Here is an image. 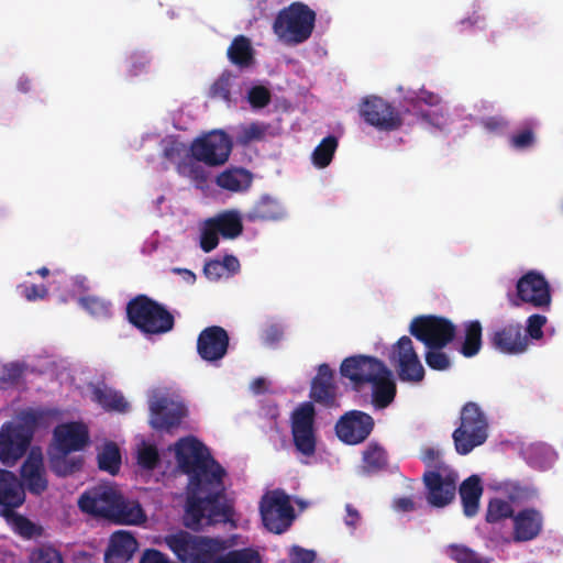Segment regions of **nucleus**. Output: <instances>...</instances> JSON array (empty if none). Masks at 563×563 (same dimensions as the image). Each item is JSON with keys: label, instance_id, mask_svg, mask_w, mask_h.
<instances>
[{"label": "nucleus", "instance_id": "nucleus-63", "mask_svg": "<svg viewBox=\"0 0 563 563\" xmlns=\"http://www.w3.org/2000/svg\"><path fill=\"white\" fill-rule=\"evenodd\" d=\"M203 273L206 277L209 278L210 280H218L224 274L220 261L218 260H212L206 263L203 267Z\"/></svg>", "mask_w": 563, "mask_h": 563}, {"label": "nucleus", "instance_id": "nucleus-43", "mask_svg": "<svg viewBox=\"0 0 563 563\" xmlns=\"http://www.w3.org/2000/svg\"><path fill=\"white\" fill-rule=\"evenodd\" d=\"M445 553L456 563H492V559L479 555L476 551L464 544H449Z\"/></svg>", "mask_w": 563, "mask_h": 563}, {"label": "nucleus", "instance_id": "nucleus-57", "mask_svg": "<svg viewBox=\"0 0 563 563\" xmlns=\"http://www.w3.org/2000/svg\"><path fill=\"white\" fill-rule=\"evenodd\" d=\"M421 461L431 468L442 470L444 466L443 461L441 460V452L438 449L427 446L421 450L420 455Z\"/></svg>", "mask_w": 563, "mask_h": 563}, {"label": "nucleus", "instance_id": "nucleus-28", "mask_svg": "<svg viewBox=\"0 0 563 563\" xmlns=\"http://www.w3.org/2000/svg\"><path fill=\"white\" fill-rule=\"evenodd\" d=\"M463 514L472 518L479 510V500L483 495V486L477 475H471L462 482L459 488Z\"/></svg>", "mask_w": 563, "mask_h": 563}, {"label": "nucleus", "instance_id": "nucleus-40", "mask_svg": "<svg viewBox=\"0 0 563 563\" xmlns=\"http://www.w3.org/2000/svg\"><path fill=\"white\" fill-rule=\"evenodd\" d=\"M97 460L101 471L117 475L121 466V452L118 444L112 441L107 442L98 453Z\"/></svg>", "mask_w": 563, "mask_h": 563}, {"label": "nucleus", "instance_id": "nucleus-49", "mask_svg": "<svg viewBox=\"0 0 563 563\" xmlns=\"http://www.w3.org/2000/svg\"><path fill=\"white\" fill-rule=\"evenodd\" d=\"M424 354L426 364L433 371H448L451 365L450 356L443 351L444 347H427Z\"/></svg>", "mask_w": 563, "mask_h": 563}, {"label": "nucleus", "instance_id": "nucleus-5", "mask_svg": "<svg viewBox=\"0 0 563 563\" xmlns=\"http://www.w3.org/2000/svg\"><path fill=\"white\" fill-rule=\"evenodd\" d=\"M487 438V417L476 402H466L460 412V426L452 433L456 452L466 455L484 444Z\"/></svg>", "mask_w": 563, "mask_h": 563}, {"label": "nucleus", "instance_id": "nucleus-47", "mask_svg": "<svg viewBox=\"0 0 563 563\" xmlns=\"http://www.w3.org/2000/svg\"><path fill=\"white\" fill-rule=\"evenodd\" d=\"M534 123L532 121L525 122L523 125L509 137V144L515 150H527L534 145Z\"/></svg>", "mask_w": 563, "mask_h": 563}, {"label": "nucleus", "instance_id": "nucleus-18", "mask_svg": "<svg viewBox=\"0 0 563 563\" xmlns=\"http://www.w3.org/2000/svg\"><path fill=\"white\" fill-rule=\"evenodd\" d=\"M230 338L220 325L205 328L197 339V353L206 362L221 361L228 353Z\"/></svg>", "mask_w": 563, "mask_h": 563}, {"label": "nucleus", "instance_id": "nucleus-44", "mask_svg": "<svg viewBox=\"0 0 563 563\" xmlns=\"http://www.w3.org/2000/svg\"><path fill=\"white\" fill-rule=\"evenodd\" d=\"M261 555L253 548L230 550L225 553L219 552L214 563H261Z\"/></svg>", "mask_w": 563, "mask_h": 563}, {"label": "nucleus", "instance_id": "nucleus-23", "mask_svg": "<svg viewBox=\"0 0 563 563\" xmlns=\"http://www.w3.org/2000/svg\"><path fill=\"white\" fill-rule=\"evenodd\" d=\"M336 390L333 371L327 363L321 364L311 382L310 398L325 408H332L336 405Z\"/></svg>", "mask_w": 563, "mask_h": 563}, {"label": "nucleus", "instance_id": "nucleus-19", "mask_svg": "<svg viewBox=\"0 0 563 563\" xmlns=\"http://www.w3.org/2000/svg\"><path fill=\"white\" fill-rule=\"evenodd\" d=\"M21 482L24 490L32 495L40 496L48 487L44 459L40 448H32L23 462L21 470Z\"/></svg>", "mask_w": 563, "mask_h": 563}, {"label": "nucleus", "instance_id": "nucleus-8", "mask_svg": "<svg viewBox=\"0 0 563 563\" xmlns=\"http://www.w3.org/2000/svg\"><path fill=\"white\" fill-rule=\"evenodd\" d=\"M508 298L512 307L528 303L534 308L548 309L552 301L551 287L540 272L529 271L517 280L516 294H508Z\"/></svg>", "mask_w": 563, "mask_h": 563}, {"label": "nucleus", "instance_id": "nucleus-46", "mask_svg": "<svg viewBox=\"0 0 563 563\" xmlns=\"http://www.w3.org/2000/svg\"><path fill=\"white\" fill-rule=\"evenodd\" d=\"M515 517L511 504L501 498H493L487 505L485 519L488 523H498L505 519Z\"/></svg>", "mask_w": 563, "mask_h": 563}, {"label": "nucleus", "instance_id": "nucleus-31", "mask_svg": "<svg viewBox=\"0 0 563 563\" xmlns=\"http://www.w3.org/2000/svg\"><path fill=\"white\" fill-rule=\"evenodd\" d=\"M216 184L224 190L239 192L251 186L252 175L244 168H229L217 176Z\"/></svg>", "mask_w": 563, "mask_h": 563}, {"label": "nucleus", "instance_id": "nucleus-56", "mask_svg": "<svg viewBox=\"0 0 563 563\" xmlns=\"http://www.w3.org/2000/svg\"><path fill=\"white\" fill-rule=\"evenodd\" d=\"M267 126L262 123L253 122L243 129L240 142L247 144L252 141H261L265 137Z\"/></svg>", "mask_w": 563, "mask_h": 563}, {"label": "nucleus", "instance_id": "nucleus-24", "mask_svg": "<svg viewBox=\"0 0 563 563\" xmlns=\"http://www.w3.org/2000/svg\"><path fill=\"white\" fill-rule=\"evenodd\" d=\"M25 501V490L21 479L11 471L0 468L1 515L21 507Z\"/></svg>", "mask_w": 563, "mask_h": 563}, {"label": "nucleus", "instance_id": "nucleus-33", "mask_svg": "<svg viewBox=\"0 0 563 563\" xmlns=\"http://www.w3.org/2000/svg\"><path fill=\"white\" fill-rule=\"evenodd\" d=\"M58 416V411L56 409L51 408H29L23 410L19 415V423L21 426L27 427L32 431V438L34 437V431L38 427L47 428Z\"/></svg>", "mask_w": 563, "mask_h": 563}, {"label": "nucleus", "instance_id": "nucleus-35", "mask_svg": "<svg viewBox=\"0 0 563 563\" xmlns=\"http://www.w3.org/2000/svg\"><path fill=\"white\" fill-rule=\"evenodd\" d=\"M464 336L460 352L465 357H473L482 349L483 328L478 320L466 321L464 324Z\"/></svg>", "mask_w": 563, "mask_h": 563}, {"label": "nucleus", "instance_id": "nucleus-26", "mask_svg": "<svg viewBox=\"0 0 563 563\" xmlns=\"http://www.w3.org/2000/svg\"><path fill=\"white\" fill-rule=\"evenodd\" d=\"M139 543L129 532L119 531L111 536L104 553V563H129L136 552Z\"/></svg>", "mask_w": 563, "mask_h": 563}, {"label": "nucleus", "instance_id": "nucleus-42", "mask_svg": "<svg viewBox=\"0 0 563 563\" xmlns=\"http://www.w3.org/2000/svg\"><path fill=\"white\" fill-rule=\"evenodd\" d=\"M363 467L367 473H377L387 466L386 451L376 443H371L363 453Z\"/></svg>", "mask_w": 563, "mask_h": 563}, {"label": "nucleus", "instance_id": "nucleus-52", "mask_svg": "<svg viewBox=\"0 0 563 563\" xmlns=\"http://www.w3.org/2000/svg\"><path fill=\"white\" fill-rule=\"evenodd\" d=\"M220 233L216 230L212 222L207 219L203 222L200 234V247L203 252L209 253L213 251L219 244Z\"/></svg>", "mask_w": 563, "mask_h": 563}, {"label": "nucleus", "instance_id": "nucleus-7", "mask_svg": "<svg viewBox=\"0 0 563 563\" xmlns=\"http://www.w3.org/2000/svg\"><path fill=\"white\" fill-rule=\"evenodd\" d=\"M231 137L221 130H213L195 139L189 147L190 157L209 167L224 165L232 152Z\"/></svg>", "mask_w": 563, "mask_h": 563}, {"label": "nucleus", "instance_id": "nucleus-17", "mask_svg": "<svg viewBox=\"0 0 563 563\" xmlns=\"http://www.w3.org/2000/svg\"><path fill=\"white\" fill-rule=\"evenodd\" d=\"M422 479L427 488V500L431 506L443 508L454 500L459 479L456 472L450 471L443 476L438 471H428Z\"/></svg>", "mask_w": 563, "mask_h": 563}, {"label": "nucleus", "instance_id": "nucleus-13", "mask_svg": "<svg viewBox=\"0 0 563 563\" xmlns=\"http://www.w3.org/2000/svg\"><path fill=\"white\" fill-rule=\"evenodd\" d=\"M32 440V431L27 427L19 422H4L0 428V462L9 467L15 465Z\"/></svg>", "mask_w": 563, "mask_h": 563}, {"label": "nucleus", "instance_id": "nucleus-50", "mask_svg": "<svg viewBox=\"0 0 563 563\" xmlns=\"http://www.w3.org/2000/svg\"><path fill=\"white\" fill-rule=\"evenodd\" d=\"M79 303L85 310H87L93 317H109L111 313V305L98 297H81L79 299Z\"/></svg>", "mask_w": 563, "mask_h": 563}, {"label": "nucleus", "instance_id": "nucleus-37", "mask_svg": "<svg viewBox=\"0 0 563 563\" xmlns=\"http://www.w3.org/2000/svg\"><path fill=\"white\" fill-rule=\"evenodd\" d=\"M68 454L58 452V454H53L48 459L49 470L59 477L73 475L82 467V457H69Z\"/></svg>", "mask_w": 563, "mask_h": 563}, {"label": "nucleus", "instance_id": "nucleus-39", "mask_svg": "<svg viewBox=\"0 0 563 563\" xmlns=\"http://www.w3.org/2000/svg\"><path fill=\"white\" fill-rule=\"evenodd\" d=\"M93 400L107 411L125 412L129 408V404L123 395L111 388H96L93 390Z\"/></svg>", "mask_w": 563, "mask_h": 563}, {"label": "nucleus", "instance_id": "nucleus-54", "mask_svg": "<svg viewBox=\"0 0 563 563\" xmlns=\"http://www.w3.org/2000/svg\"><path fill=\"white\" fill-rule=\"evenodd\" d=\"M247 101L254 109L267 107L272 101L271 91L264 86H254L247 92Z\"/></svg>", "mask_w": 563, "mask_h": 563}, {"label": "nucleus", "instance_id": "nucleus-20", "mask_svg": "<svg viewBox=\"0 0 563 563\" xmlns=\"http://www.w3.org/2000/svg\"><path fill=\"white\" fill-rule=\"evenodd\" d=\"M151 424L155 429H169L178 426L187 415V408L167 397H158L150 402Z\"/></svg>", "mask_w": 563, "mask_h": 563}, {"label": "nucleus", "instance_id": "nucleus-12", "mask_svg": "<svg viewBox=\"0 0 563 563\" xmlns=\"http://www.w3.org/2000/svg\"><path fill=\"white\" fill-rule=\"evenodd\" d=\"M360 114L368 125L378 131H396L404 123L400 112L378 96L365 97L360 104Z\"/></svg>", "mask_w": 563, "mask_h": 563}, {"label": "nucleus", "instance_id": "nucleus-27", "mask_svg": "<svg viewBox=\"0 0 563 563\" xmlns=\"http://www.w3.org/2000/svg\"><path fill=\"white\" fill-rule=\"evenodd\" d=\"M369 384H372V402L375 408L384 409L394 401L397 388L388 367Z\"/></svg>", "mask_w": 563, "mask_h": 563}, {"label": "nucleus", "instance_id": "nucleus-41", "mask_svg": "<svg viewBox=\"0 0 563 563\" xmlns=\"http://www.w3.org/2000/svg\"><path fill=\"white\" fill-rule=\"evenodd\" d=\"M199 163L192 158L184 159L178 163L177 172L180 176L189 178L197 188L203 189L208 186L209 174Z\"/></svg>", "mask_w": 563, "mask_h": 563}, {"label": "nucleus", "instance_id": "nucleus-32", "mask_svg": "<svg viewBox=\"0 0 563 563\" xmlns=\"http://www.w3.org/2000/svg\"><path fill=\"white\" fill-rule=\"evenodd\" d=\"M229 60L240 67L247 68L254 63V49L249 37L238 35L233 38L227 52Z\"/></svg>", "mask_w": 563, "mask_h": 563}, {"label": "nucleus", "instance_id": "nucleus-38", "mask_svg": "<svg viewBox=\"0 0 563 563\" xmlns=\"http://www.w3.org/2000/svg\"><path fill=\"white\" fill-rule=\"evenodd\" d=\"M27 369V364L21 361L3 364L0 371V389L7 390L19 386Z\"/></svg>", "mask_w": 563, "mask_h": 563}, {"label": "nucleus", "instance_id": "nucleus-36", "mask_svg": "<svg viewBox=\"0 0 563 563\" xmlns=\"http://www.w3.org/2000/svg\"><path fill=\"white\" fill-rule=\"evenodd\" d=\"M12 526L13 531L23 539H33L42 537L43 528L31 521L23 515L16 514L14 510L2 515Z\"/></svg>", "mask_w": 563, "mask_h": 563}, {"label": "nucleus", "instance_id": "nucleus-3", "mask_svg": "<svg viewBox=\"0 0 563 563\" xmlns=\"http://www.w3.org/2000/svg\"><path fill=\"white\" fill-rule=\"evenodd\" d=\"M316 12L302 2H292L282 9L273 23V31L287 45L306 42L312 34Z\"/></svg>", "mask_w": 563, "mask_h": 563}, {"label": "nucleus", "instance_id": "nucleus-60", "mask_svg": "<svg viewBox=\"0 0 563 563\" xmlns=\"http://www.w3.org/2000/svg\"><path fill=\"white\" fill-rule=\"evenodd\" d=\"M22 295L27 301L44 299L48 295V289L45 285H30L23 286Z\"/></svg>", "mask_w": 563, "mask_h": 563}, {"label": "nucleus", "instance_id": "nucleus-62", "mask_svg": "<svg viewBox=\"0 0 563 563\" xmlns=\"http://www.w3.org/2000/svg\"><path fill=\"white\" fill-rule=\"evenodd\" d=\"M140 563H172L169 559L156 549H147L141 556Z\"/></svg>", "mask_w": 563, "mask_h": 563}, {"label": "nucleus", "instance_id": "nucleus-9", "mask_svg": "<svg viewBox=\"0 0 563 563\" xmlns=\"http://www.w3.org/2000/svg\"><path fill=\"white\" fill-rule=\"evenodd\" d=\"M265 528L280 534L288 530L295 519V509L289 496L280 489L266 494L260 505Z\"/></svg>", "mask_w": 563, "mask_h": 563}, {"label": "nucleus", "instance_id": "nucleus-51", "mask_svg": "<svg viewBox=\"0 0 563 563\" xmlns=\"http://www.w3.org/2000/svg\"><path fill=\"white\" fill-rule=\"evenodd\" d=\"M137 464L146 471L155 470L159 464V454L155 445L143 444L137 450Z\"/></svg>", "mask_w": 563, "mask_h": 563}, {"label": "nucleus", "instance_id": "nucleus-1", "mask_svg": "<svg viewBox=\"0 0 563 563\" xmlns=\"http://www.w3.org/2000/svg\"><path fill=\"white\" fill-rule=\"evenodd\" d=\"M175 456L179 470L188 476L184 525L199 531L229 521L232 509L221 503L227 471L209 449L194 437L183 438L175 445Z\"/></svg>", "mask_w": 563, "mask_h": 563}, {"label": "nucleus", "instance_id": "nucleus-45", "mask_svg": "<svg viewBox=\"0 0 563 563\" xmlns=\"http://www.w3.org/2000/svg\"><path fill=\"white\" fill-rule=\"evenodd\" d=\"M338 147V139L333 135L324 137L312 153V162L319 168L330 165Z\"/></svg>", "mask_w": 563, "mask_h": 563}, {"label": "nucleus", "instance_id": "nucleus-59", "mask_svg": "<svg viewBox=\"0 0 563 563\" xmlns=\"http://www.w3.org/2000/svg\"><path fill=\"white\" fill-rule=\"evenodd\" d=\"M316 552L299 545H294L289 553L290 563H312L316 560Z\"/></svg>", "mask_w": 563, "mask_h": 563}, {"label": "nucleus", "instance_id": "nucleus-25", "mask_svg": "<svg viewBox=\"0 0 563 563\" xmlns=\"http://www.w3.org/2000/svg\"><path fill=\"white\" fill-rule=\"evenodd\" d=\"M543 526V517L541 512L534 508H526L520 510L514 517V534L515 542H527L536 539Z\"/></svg>", "mask_w": 563, "mask_h": 563}, {"label": "nucleus", "instance_id": "nucleus-53", "mask_svg": "<svg viewBox=\"0 0 563 563\" xmlns=\"http://www.w3.org/2000/svg\"><path fill=\"white\" fill-rule=\"evenodd\" d=\"M31 563H64L62 554L53 547H40L32 551Z\"/></svg>", "mask_w": 563, "mask_h": 563}, {"label": "nucleus", "instance_id": "nucleus-10", "mask_svg": "<svg viewBox=\"0 0 563 563\" xmlns=\"http://www.w3.org/2000/svg\"><path fill=\"white\" fill-rule=\"evenodd\" d=\"M389 361L399 380L412 384L423 380L426 371L409 336L404 335L391 345Z\"/></svg>", "mask_w": 563, "mask_h": 563}, {"label": "nucleus", "instance_id": "nucleus-15", "mask_svg": "<svg viewBox=\"0 0 563 563\" xmlns=\"http://www.w3.org/2000/svg\"><path fill=\"white\" fill-rule=\"evenodd\" d=\"M371 415L361 410L345 412L335 424L338 438L345 444L355 445L364 442L374 429Z\"/></svg>", "mask_w": 563, "mask_h": 563}, {"label": "nucleus", "instance_id": "nucleus-16", "mask_svg": "<svg viewBox=\"0 0 563 563\" xmlns=\"http://www.w3.org/2000/svg\"><path fill=\"white\" fill-rule=\"evenodd\" d=\"M386 367L383 361L374 356L353 355L343 360L340 373L350 379L355 388H360L374 380Z\"/></svg>", "mask_w": 563, "mask_h": 563}, {"label": "nucleus", "instance_id": "nucleus-4", "mask_svg": "<svg viewBox=\"0 0 563 563\" xmlns=\"http://www.w3.org/2000/svg\"><path fill=\"white\" fill-rule=\"evenodd\" d=\"M165 543L181 563H214L224 550L223 541L179 531L165 538Z\"/></svg>", "mask_w": 563, "mask_h": 563}, {"label": "nucleus", "instance_id": "nucleus-34", "mask_svg": "<svg viewBox=\"0 0 563 563\" xmlns=\"http://www.w3.org/2000/svg\"><path fill=\"white\" fill-rule=\"evenodd\" d=\"M283 216V208L277 200L262 197L247 213V219L250 221H276Z\"/></svg>", "mask_w": 563, "mask_h": 563}, {"label": "nucleus", "instance_id": "nucleus-58", "mask_svg": "<svg viewBox=\"0 0 563 563\" xmlns=\"http://www.w3.org/2000/svg\"><path fill=\"white\" fill-rule=\"evenodd\" d=\"M547 323V317L542 314H532L527 321V332L531 339L540 340L543 336L542 328Z\"/></svg>", "mask_w": 563, "mask_h": 563}, {"label": "nucleus", "instance_id": "nucleus-29", "mask_svg": "<svg viewBox=\"0 0 563 563\" xmlns=\"http://www.w3.org/2000/svg\"><path fill=\"white\" fill-rule=\"evenodd\" d=\"M114 512L111 520L121 525H141L146 520V515L136 500L125 499L120 494L119 501L117 503Z\"/></svg>", "mask_w": 563, "mask_h": 563}, {"label": "nucleus", "instance_id": "nucleus-61", "mask_svg": "<svg viewBox=\"0 0 563 563\" xmlns=\"http://www.w3.org/2000/svg\"><path fill=\"white\" fill-rule=\"evenodd\" d=\"M183 148V143L177 140L166 141L163 147V156L168 161H174L180 156Z\"/></svg>", "mask_w": 563, "mask_h": 563}, {"label": "nucleus", "instance_id": "nucleus-11", "mask_svg": "<svg viewBox=\"0 0 563 563\" xmlns=\"http://www.w3.org/2000/svg\"><path fill=\"white\" fill-rule=\"evenodd\" d=\"M313 405L303 402L294 410L290 418L291 435L296 451L307 457L313 456L317 449Z\"/></svg>", "mask_w": 563, "mask_h": 563}, {"label": "nucleus", "instance_id": "nucleus-2", "mask_svg": "<svg viewBox=\"0 0 563 563\" xmlns=\"http://www.w3.org/2000/svg\"><path fill=\"white\" fill-rule=\"evenodd\" d=\"M128 321L143 334L159 335L175 327L173 313L147 295L133 297L125 308Z\"/></svg>", "mask_w": 563, "mask_h": 563}, {"label": "nucleus", "instance_id": "nucleus-30", "mask_svg": "<svg viewBox=\"0 0 563 563\" xmlns=\"http://www.w3.org/2000/svg\"><path fill=\"white\" fill-rule=\"evenodd\" d=\"M209 220L223 239L233 240L243 232L242 218L235 210L222 211Z\"/></svg>", "mask_w": 563, "mask_h": 563}, {"label": "nucleus", "instance_id": "nucleus-14", "mask_svg": "<svg viewBox=\"0 0 563 563\" xmlns=\"http://www.w3.org/2000/svg\"><path fill=\"white\" fill-rule=\"evenodd\" d=\"M120 494L111 485H97L80 495L78 507L82 512L111 520L114 509L118 507Z\"/></svg>", "mask_w": 563, "mask_h": 563}, {"label": "nucleus", "instance_id": "nucleus-48", "mask_svg": "<svg viewBox=\"0 0 563 563\" xmlns=\"http://www.w3.org/2000/svg\"><path fill=\"white\" fill-rule=\"evenodd\" d=\"M231 73H222L220 77L211 85L209 89V97L211 99L222 100L228 103L231 102Z\"/></svg>", "mask_w": 563, "mask_h": 563}, {"label": "nucleus", "instance_id": "nucleus-6", "mask_svg": "<svg viewBox=\"0 0 563 563\" xmlns=\"http://www.w3.org/2000/svg\"><path fill=\"white\" fill-rule=\"evenodd\" d=\"M409 332L426 347H445L455 339L456 327L444 317L422 314L411 320Z\"/></svg>", "mask_w": 563, "mask_h": 563}, {"label": "nucleus", "instance_id": "nucleus-22", "mask_svg": "<svg viewBox=\"0 0 563 563\" xmlns=\"http://www.w3.org/2000/svg\"><path fill=\"white\" fill-rule=\"evenodd\" d=\"M494 349L505 354H520L528 347V338L519 323H508L489 336Z\"/></svg>", "mask_w": 563, "mask_h": 563}, {"label": "nucleus", "instance_id": "nucleus-55", "mask_svg": "<svg viewBox=\"0 0 563 563\" xmlns=\"http://www.w3.org/2000/svg\"><path fill=\"white\" fill-rule=\"evenodd\" d=\"M481 125L488 133L501 135L508 130L509 122L503 115H492V117L483 118L481 120Z\"/></svg>", "mask_w": 563, "mask_h": 563}, {"label": "nucleus", "instance_id": "nucleus-64", "mask_svg": "<svg viewBox=\"0 0 563 563\" xmlns=\"http://www.w3.org/2000/svg\"><path fill=\"white\" fill-rule=\"evenodd\" d=\"M283 338V330L277 325L268 327L263 335V340L267 345H274L278 343Z\"/></svg>", "mask_w": 563, "mask_h": 563}, {"label": "nucleus", "instance_id": "nucleus-21", "mask_svg": "<svg viewBox=\"0 0 563 563\" xmlns=\"http://www.w3.org/2000/svg\"><path fill=\"white\" fill-rule=\"evenodd\" d=\"M56 450L59 453H71L88 445L90 438L88 428L81 422L58 424L53 432Z\"/></svg>", "mask_w": 563, "mask_h": 563}]
</instances>
